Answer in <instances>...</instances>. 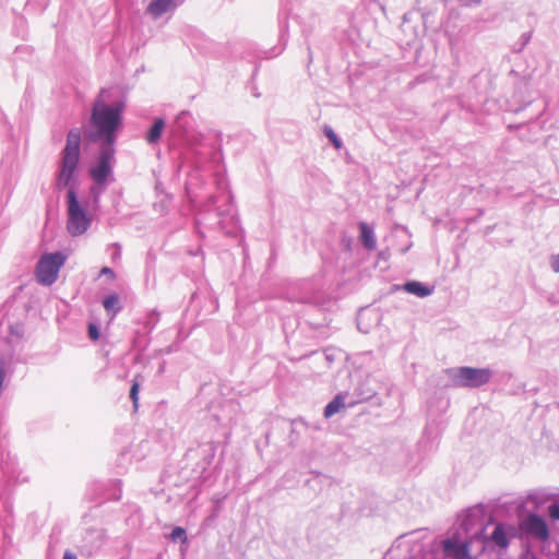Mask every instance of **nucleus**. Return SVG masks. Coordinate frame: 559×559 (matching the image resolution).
<instances>
[{
    "label": "nucleus",
    "instance_id": "obj_2",
    "mask_svg": "<svg viewBox=\"0 0 559 559\" xmlns=\"http://www.w3.org/2000/svg\"><path fill=\"white\" fill-rule=\"evenodd\" d=\"M121 106H109L103 100L97 99L93 106L91 115V126L95 129L88 134L91 141L95 142L103 139L102 145L114 146L116 141V131L121 123Z\"/></svg>",
    "mask_w": 559,
    "mask_h": 559
},
{
    "label": "nucleus",
    "instance_id": "obj_10",
    "mask_svg": "<svg viewBox=\"0 0 559 559\" xmlns=\"http://www.w3.org/2000/svg\"><path fill=\"white\" fill-rule=\"evenodd\" d=\"M360 241L367 250H374L377 247V239L373 228L365 222L359 223Z\"/></svg>",
    "mask_w": 559,
    "mask_h": 559
},
{
    "label": "nucleus",
    "instance_id": "obj_17",
    "mask_svg": "<svg viewBox=\"0 0 559 559\" xmlns=\"http://www.w3.org/2000/svg\"><path fill=\"white\" fill-rule=\"evenodd\" d=\"M189 119H190V114L189 112L181 111L180 114H178L176 119H175V130H174V132H176V133L185 132L186 131V126L188 124Z\"/></svg>",
    "mask_w": 559,
    "mask_h": 559
},
{
    "label": "nucleus",
    "instance_id": "obj_7",
    "mask_svg": "<svg viewBox=\"0 0 559 559\" xmlns=\"http://www.w3.org/2000/svg\"><path fill=\"white\" fill-rule=\"evenodd\" d=\"M465 373L469 389L480 388L487 384L492 378V371L489 368H474L465 366Z\"/></svg>",
    "mask_w": 559,
    "mask_h": 559
},
{
    "label": "nucleus",
    "instance_id": "obj_22",
    "mask_svg": "<svg viewBox=\"0 0 559 559\" xmlns=\"http://www.w3.org/2000/svg\"><path fill=\"white\" fill-rule=\"evenodd\" d=\"M548 514L552 520L559 521V503L558 502H554L548 507Z\"/></svg>",
    "mask_w": 559,
    "mask_h": 559
},
{
    "label": "nucleus",
    "instance_id": "obj_13",
    "mask_svg": "<svg viewBox=\"0 0 559 559\" xmlns=\"http://www.w3.org/2000/svg\"><path fill=\"white\" fill-rule=\"evenodd\" d=\"M347 394H337L328 405L324 407V417L329 418L335 415L341 408L345 407V399Z\"/></svg>",
    "mask_w": 559,
    "mask_h": 559
},
{
    "label": "nucleus",
    "instance_id": "obj_26",
    "mask_svg": "<svg viewBox=\"0 0 559 559\" xmlns=\"http://www.w3.org/2000/svg\"><path fill=\"white\" fill-rule=\"evenodd\" d=\"M10 332L12 335L20 337L22 335L23 329L21 325H15L10 328Z\"/></svg>",
    "mask_w": 559,
    "mask_h": 559
},
{
    "label": "nucleus",
    "instance_id": "obj_21",
    "mask_svg": "<svg viewBox=\"0 0 559 559\" xmlns=\"http://www.w3.org/2000/svg\"><path fill=\"white\" fill-rule=\"evenodd\" d=\"M139 389H140V384L136 381H133L131 389H130V399L132 400L134 406L138 405Z\"/></svg>",
    "mask_w": 559,
    "mask_h": 559
},
{
    "label": "nucleus",
    "instance_id": "obj_16",
    "mask_svg": "<svg viewBox=\"0 0 559 559\" xmlns=\"http://www.w3.org/2000/svg\"><path fill=\"white\" fill-rule=\"evenodd\" d=\"M108 185L94 183L90 188V197L92 199L93 207L96 210L99 205L100 197L106 190Z\"/></svg>",
    "mask_w": 559,
    "mask_h": 559
},
{
    "label": "nucleus",
    "instance_id": "obj_19",
    "mask_svg": "<svg viewBox=\"0 0 559 559\" xmlns=\"http://www.w3.org/2000/svg\"><path fill=\"white\" fill-rule=\"evenodd\" d=\"M323 132H324L325 136L334 144V146L336 148L341 147L342 142L331 127H328V126L324 127Z\"/></svg>",
    "mask_w": 559,
    "mask_h": 559
},
{
    "label": "nucleus",
    "instance_id": "obj_29",
    "mask_svg": "<svg viewBox=\"0 0 559 559\" xmlns=\"http://www.w3.org/2000/svg\"><path fill=\"white\" fill-rule=\"evenodd\" d=\"M294 300H297V301H300V302H311L312 298L310 296L304 295V296L294 298Z\"/></svg>",
    "mask_w": 559,
    "mask_h": 559
},
{
    "label": "nucleus",
    "instance_id": "obj_27",
    "mask_svg": "<svg viewBox=\"0 0 559 559\" xmlns=\"http://www.w3.org/2000/svg\"><path fill=\"white\" fill-rule=\"evenodd\" d=\"M100 274L102 275H107L109 276L110 278H114L115 277V272L112 271V269L108 267V266H104L102 270H100Z\"/></svg>",
    "mask_w": 559,
    "mask_h": 559
},
{
    "label": "nucleus",
    "instance_id": "obj_14",
    "mask_svg": "<svg viewBox=\"0 0 559 559\" xmlns=\"http://www.w3.org/2000/svg\"><path fill=\"white\" fill-rule=\"evenodd\" d=\"M490 539L500 548H507L509 546V538L504 531L502 523H498L490 536Z\"/></svg>",
    "mask_w": 559,
    "mask_h": 559
},
{
    "label": "nucleus",
    "instance_id": "obj_1",
    "mask_svg": "<svg viewBox=\"0 0 559 559\" xmlns=\"http://www.w3.org/2000/svg\"><path fill=\"white\" fill-rule=\"evenodd\" d=\"M81 159V131L71 129L67 134L66 145L61 152L59 168L56 177V188L67 191V230L78 237L85 234L93 221L76 194V177Z\"/></svg>",
    "mask_w": 559,
    "mask_h": 559
},
{
    "label": "nucleus",
    "instance_id": "obj_4",
    "mask_svg": "<svg viewBox=\"0 0 559 559\" xmlns=\"http://www.w3.org/2000/svg\"><path fill=\"white\" fill-rule=\"evenodd\" d=\"M115 148L111 145H102L97 164L90 169L94 183L109 185L114 178Z\"/></svg>",
    "mask_w": 559,
    "mask_h": 559
},
{
    "label": "nucleus",
    "instance_id": "obj_3",
    "mask_svg": "<svg viewBox=\"0 0 559 559\" xmlns=\"http://www.w3.org/2000/svg\"><path fill=\"white\" fill-rule=\"evenodd\" d=\"M66 262V257L61 252L46 253L40 257L36 264L35 276L39 284L45 286L52 285L57 278L60 269Z\"/></svg>",
    "mask_w": 559,
    "mask_h": 559
},
{
    "label": "nucleus",
    "instance_id": "obj_6",
    "mask_svg": "<svg viewBox=\"0 0 559 559\" xmlns=\"http://www.w3.org/2000/svg\"><path fill=\"white\" fill-rule=\"evenodd\" d=\"M464 367H451L442 371L443 388H468Z\"/></svg>",
    "mask_w": 559,
    "mask_h": 559
},
{
    "label": "nucleus",
    "instance_id": "obj_24",
    "mask_svg": "<svg viewBox=\"0 0 559 559\" xmlns=\"http://www.w3.org/2000/svg\"><path fill=\"white\" fill-rule=\"evenodd\" d=\"M550 267L555 273H559V253L552 254L549 260Z\"/></svg>",
    "mask_w": 559,
    "mask_h": 559
},
{
    "label": "nucleus",
    "instance_id": "obj_25",
    "mask_svg": "<svg viewBox=\"0 0 559 559\" xmlns=\"http://www.w3.org/2000/svg\"><path fill=\"white\" fill-rule=\"evenodd\" d=\"M204 452L206 453L205 454V459H206V464H211L214 455H215V448L213 445H209L207 449L204 450Z\"/></svg>",
    "mask_w": 559,
    "mask_h": 559
},
{
    "label": "nucleus",
    "instance_id": "obj_8",
    "mask_svg": "<svg viewBox=\"0 0 559 559\" xmlns=\"http://www.w3.org/2000/svg\"><path fill=\"white\" fill-rule=\"evenodd\" d=\"M183 0H152L146 8V13L157 20L168 12H174Z\"/></svg>",
    "mask_w": 559,
    "mask_h": 559
},
{
    "label": "nucleus",
    "instance_id": "obj_20",
    "mask_svg": "<svg viewBox=\"0 0 559 559\" xmlns=\"http://www.w3.org/2000/svg\"><path fill=\"white\" fill-rule=\"evenodd\" d=\"M159 320V314L156 311H152L147 314L146 318V326H148L150 330H153L156 325V323Z\"/></svg>",
    "mask_w": 559,
    "mask_h": 559
},
{
    "label": "nucleus",
    "instance_id": "obj_12",
    "mask_svg": "<svg viewBox=\"0 0 559 559\" xmlns=\"http://www.w3.org/2000/svg\"><path fill=\"white\" fill-rule=\"evenodd\" d=\"M165 128V120L163 118L154 119L152 127L145 134V140L150 145L158 143L160 140L163 130Z\"/></svg>",
    "mask_w": 559,
    "mask_h": 559
},
{
    "label": "nucleus",
    "instance_id": "obj_15",
    "mask_svg": "<svg viewBox=\"0 0 559 559\" xmlns=\"http://www.w3.org/2000/svg\"><path fill=\"white\" fill-rule=\"evenodd\" d=\"M103 306L108 313L116 316L121 310L119 296L117 294L106 296Z\"/></svg>",
    "mask_w": 559,
    "mask_h": 559
},
{
    "label": "nucleus",
    "instance_id": "obj_30",
    "mask_svg": "<svg viewBox=\"0 0 559 559\" xmlns=\"http://www.w3.org/2000/svg\"><path fill=\"white\" fill-rule=\"evenodd\" d=\"M116 485H118V486H119V488H118V493H114V495H111L109 498H112V499H115V500H118V499H120V497H121L120 480H117V481H116Z\"/></svg>",
    "mask_w": 559,
    "mask_h": 559
},
{
    "label": "nucleus",
    "instance_id": "obj_32",
    "mask_svg": "<svg viewBox=\"0 0 559 559\" xmlns=\"http://www.w3.org/2000/svg\"><path fill=\"white\" fill-rule=\"evenodd\" d=\"M521 559H536V558L534 556H531V557L530 556H524Z\"/></svg>",
    "mask_w": 559,
    "mask_h": 559
},
{
    "label": "nucleus",
    "instance_id": "obj_18",
    "mask_svg": "<svg viewBox=\"0 0 559 559\" xmlns=\"http://www.w3.org/2000/svg\"><path fill=\"white\" fill-rule=\"evenodd\" d=\"M170 539L174 542L180 540L181 543H187L186 530L180 526L174 527L170 533Z\"/></svg>",
    "mask_w": 559,
    "mask_h": 559
},
{
    "label": "nucleus",
    "instance_id": "obj_33",
    "mask_svg": "<svg viewBox=\"0 0 559 559\" xmlns=\"http://www.w3.org/2000/svg\"><path fill=\"white\" fill-rule=\"evenodd\" d=\"M218 226H219V228H221L222 230L224 229L223 221H219V222H218Z\"/></svg>",
    "mask_w": 559,
    "mask_h": 559
},
{
    "label": "nucleus",
    "instance_id": "obj_11",
    "mask_svg": "<svg viewBox=\"0 0 559 559\" xmlns=\"http://www.w3.org/2000/svg\"><path fill=\"white\" fill-rule=\"evenodd\" d=\"M403 289L412 295H415L420 298H425L430 296L433 293V288L424 285L417 281H411L404 284Z\"/></svg>",
    "mask_w": 559,
    "mask_h": 559
},
{
    "label": "nucleus",
    "instance_id": "obj_5",
    "mask_svg": "<svg viewBox=\"0 0 559 559\" xmlns=\"http://www.w3.org/2000/svg\"><path fill=\"white\" fill-rule=\"evenodd\" d=\"M521 528L536 538L546 540L549 537V530L546 521L538 514L531 513L522 522Z\"/></svg>",
    "mask_w": 559,
    "mask_h": 559
},
{
    "label": "nucleus",
    "instance_id": "obj_28",
    "mask_svg": "<svg viewBox=\"0 0 559 559\" xmlns=\"http://www.w3.org/2000/svg\"><path fill=\"white\" fill-rule=\"evenodd\" d=\"M62 559H78V556L70 549L63 552Z\"/></svg>",
    "mask_w": 559,
    "mask_h": 559
},
{
    "label": "nucleus",
    "instance_id": "obj_9",
    "mask_svg": "<svg viewBox=\"0 0 559 559\" xmlns=\"http://www.w3.org/2000/svg\"><path fill=\"white\" fill-rule=\"evenodd\" d=\"M443 550L447 554H452L457 557H466L468 556L469 545L466 542H459L455 538H448L443 540Z\"/></svg>",
    "mask_w": 559,
    "mask_h": 559
},
{
    "label": "nucleus",
    "instance_id": "obj_31",
    "mask_svg": "<svg viewBox=\"0 0 559 559\" xmlns=\"http://www.w3.org/2000/svg\"><path fill=\"white\" fill-rule=\"evenodd\" d=\"M440 403H441V405H442V407H443V408H447V407H448V405H449V401H448V400H444V399H441V400H440Z\"/></svg>",
    "mask_w": 559,
    "mask_h": 559
},
{
    "label": "nucleus",
    "instance_id": "obj_23",
    "mask_svg": "<svg viewBox=\"0 0 559 559\" xmlns=\"http://www.w3.org/2000/svg\"><path fill=\"white\" fill-rule=\"evenodd\" d=\"M99 335H100V333H99L98 328L95 324L91 323L88 325V336H90V338L93 340V341H97L99 338Z\"/></svg>",
    "mask_w": 559,
    "mask_h": 559
}]
</instances>
